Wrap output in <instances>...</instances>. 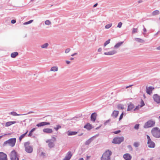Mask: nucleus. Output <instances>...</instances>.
<instances>
[{"mask_svg":"<svg viewBox=\"0 0 160 160\" xmlns=\"http://www.w3.org/2000/svg\"><path fill=\"white\" fill-rule=\"evenodd\" d=\"M0 160H7L6 154L3 152H0Z\"/></svg>","mask_w":160,"mask_h":160,"instance_id":"10","label":"nucleus"},{"mask_svg":"<svg viewBox=\"0 0 160 160\" xmlns=\"http://www.w3.org/2000/svg\"><path fill=\"white\" fill-rule=\"evenodd\" d=\"M49 46V44L48 43H46L41 46V47L43 48H47Z\"/></svg>","mask_w":160,"mask_h":160,"instance_id":"31","label":"nucleus"},{"mask_svg":"<svg viewBox=\"0 0 160 160\" xmlns=\"http://www.w3.org/2000/svg\"><path fill=\"white\" fill-rule=\"evenodd\" d=\"M35 128H33L30 131V132H34L35 130Z\"/></svg>","mask_w":160,"mask_h":160,"instance_id":"53","label":"nucleus"},{"mask_svg":"<svg viewBox=\"0 0 160 160\" xmlns=\"http://www.w3.org/2000/svg\"><path fill=\"white\" fill-rule=\"evenodd\" d=\"M32 132H30V131L29 132V134L28 135V137H31L32 135Z\"/></svg>","mask_w":160,"mask_h":160,"instance_id":"54","label":"nucleus"},{"mask_svg":"<svg viewBox=\"0 0 160 160\" xmlns=\"http://www.w3.org/2000/svg\"><path fill=\"white\" fill-rule=\"evenodd\" d=\"M117 52V51L116 50H114L108 52H105L104 54L107 55H112L116 53Z\"/></svg>","mask_w":160,"mask_h":160,"instance_id":"13","label":"nucleus"},{"mask_svg":"<svg viewBox=\"0 0 160 160\" xmlns=\"http://www.w3.org/2000/svg\"><path fill=\"white\" fill-rule=\"evenodd\" d=\"M18 53L17 52H12L11 54V56L12 58H15L18 55Z\"/></svg>","mask_w":160,"mask_h":160,"instance_id":"28","label":"nucleus"},{"mask_svg":"<svg viewBox=\"0 0 160 160\" xmlns=\"http://www.w3.org/2000/svg\"><path fill=\"white\" fill-rule=\"evenodd\" d=\"M157 49L158 50H160V46L157 48Z\"/></svg>","mask_w":160,"mask_h":160,"instance_id":"62","label":"nucleus"},{"mask_svg":"<svg viewBox=\"0 0 160 160\" xmlns=\"http://www.w3.org/2000/svg\"><path fill=\"white\" fill-rule=\"evenodd\" d=\"M110 39H109L108 40H107V41H106L105 43H104V47H106V46L108 45V44L109 43H110Z\"/></svg>","mask_w":160,"mask_h":160,"instance_id":"39","label":"nucleus"},{"mask_svg":"<svg viewBox=\"0 0 160 160\" xmlns=\"http://www.w3.org/2000/svg\"><path fill=\"white\" fill-rule=\"evenodd\" d=\"M16 22V21L15 20H11V22L12 24H14Z\"/></svg>","mask_w":160,"mask_h":160,"instance_id":"50","label":"nucleus"},{"mask_svg":"<svg viewBox=\"0 0 160 160\" xmlns=\"http://www.w3.org/2000/svg\"><path fill=\"white\" fill-rule=\"evenodd\" d=\"M117 108L118 109L121 110L123 109L124 108L123 106L121 104L118 105L117 106Z\"/></svg>","mask_w":160,"mask_h":160,"instance_id":"33","label":"nucleus"},{"mask_svg":"<svg viewBox=\"0 0 160 160\" xmlns=\"http://www.w3.org/2000/svg\"><path fill=\"white\" fill-rule=\"evenodd\" d=\"M121 132V131L120 130H118V131H115L113 132V133H114V134H117L118 133H119V132Z\"/></svg>","mask_w":160,"mask_h":160,"instance_id":"49","label":"nucleus"},{"mask_svg":"<svg viewBox=\"0 0 160 160\" xmlns=\"http://www.w3.org/2000/svg\"><path fill=\"white\" fill-rule=\"evenodd\" d=\"M72 157V154L70 152H68L67 155L63 159V160H69Z\"/></svg>","mask_w":160,"mask_h":160,"instance_id":"17","label":"nucleus"},{"mask_svg":"<svg viewBox=\"0 0 160 160\" xmlns=\"http://www.w3.org/2000/svg\"><path fill=\"white\" fill-rule=\"evenodd\" d=\"M140 105H138V106H136L134 109V110H138L140 108H141V107H140Z\"/></svg>","mask_w":160,"mask_h":160,"instance_id":"46","label":"nucleus"},{"mask_svg":"<svg viewBox=\"0 0 160 160\" xmlns=\"http://www.w3.org/2000/svg\"><path fill=\"white\" fill-rule=\"evenodd\" d=\"M97 114L95 112L92 113L91 116V120L93 122H94L96 120Z\"/></svg>","mask_w":160,"mask_h":160,"instance_id":"12","label":"nucleus"},{"mask_svg":"<svg viewBox=\"0 0 160 160\" xmlns=\"http://www.w3.org/2000/svg\"><path fill=\"white\" fill-rule=\"evenodd\" d=\"M102 50V49L101 48H99L98 49V52H101Z\"/></svg>","mask_w":160,"mask_h":160,"instance_id":"55","label":"nucleus"},{"mask_svg":"<svg viewBox=\"0 0 160 160\" xmlns=\"http://www.w3.org/2000/svg\"><path fill=\"white\" fill-rule=\"evenodd\" d=\"M84 128H86L88 130H90L92 128V125H91L89 123L88 124L84 126Z\"/></svg>","mask_w":160,"mask_h":160,"instance_id":"26","label":"nucleus"},{"mask_svg":"<svg viewBox=\"0 0 160 160\" xmlns=\"http://www.w3.org/2000/svg\"><path fill=\"white\" fill-rule=\"evenodd\" d=\"M153 136L156 138L160 137V130L158 128L155 127L153 128L151 131Z\"/></svg>","mask_w":160,"mask_h":160,"instance_id":"3","label":"nucleus"},{"mask_svg":"<svg viewBox=\"0 0 160 160\" xmlns=\"http://www.w3.org/2000/svg\"><path fill=\"white\" fill-rule=\"evenodd\" d=\"M70 50H71L69 48L66 49L65 51V53H67L69 52L70 51Z\"/></svg>","mask_w":160,"mask_h":160,"instance_id":"48","label":"nucleus"},{"mask_svg":"<svg viewBox=\"0 0 160 160\" xmlns=\"http://www.w3.org/2000/svg\"><path fill=\"white\" fill-rule=\"evenodd\" d=\"M90 157L89 156H87V159H89L90 158Z\"/></svg>","mask_w":160,"mask_h":160,"instance_id":"63","label":"nucleus"},{"mask_svg":"<svg viewBox=\"0 0 160 160\" xmlns=\"http://www.w3.org/2000/svg\"><path fill=\"white\" fill-rule=\"evenodd\" d=\"M138 31V29L137 28H133L132 30V33H135L137 32Z\"/></svg>","mask_w":160,"mask_h":160,"instance_id":"40","label":"nucleus"},{"mask_svg":"<svg viewBox=\"0 0 160 160\" xmlns=\"http://www.w3.org/2000/svg\"><path fill=\"white\" fill-rule=\"evenodd\" d=\"M95 137L93 136L90 138L88 140H87L85 144L86 145H89L91 142L93 140V138Z\"/></svg>","mask_w":160,"mask_h":160,"instance_id":"19","label":"nucleus"},{"mask_svg":"<svg viewBox=\"0 0 160 160\" xmlns=\"http://www.w3.org/2000/svg\"><path fill=\"white\" fill-rule=\"evenodd\" d=\"M45 23L46 25H49L51 24V22L49 20H47L45 22Z\"/></svg>","mask_w":160,"mask_h":160,"instance_id":"36","label":"nucleus"},{"mask_svg":"<svg viewBox=\"0 0 160 160\" xmlns=\"http://www.w3.org/2000/svg\"><path fill=\"white\" fill-rule=\"evenodd\" d=\"M142 2V0H139L138 1V3H141Z\"/></svg>","mask_w":160,"mask_h":160,"instance_id":"58","label":"nucleus"},{"mask_svg":"<svg viewBox=\"0 0 160 160\" xmlns=\"http://www.w3.org/2000/svg\"><path fill=\"white\" fill-rule=\"evenodd\" d=\"M58 70V68L56 66H54L52 67L50 69L51 71L56 72Z\"/></svg>","mask_w":160,"mask_h":160,"instance_id":"27","label":"nucleus"},{"mask_svg":"<svg viewBox=\"0 0 160 160\" xmlns=\"http://www.w3.org/2000/svg\"><path fill=\"white\" fill-rule=\"evenodd\" d=\"M61 126L60 125H57L56 126V127H54V128L55 129V130L56 131H58L59 129L61 128Z\"/></svg>","mask_w":160,"mask_h":160,"instance_id":"32","label":"nucleus"},{"mask_svg":"<svg viewBox=\"0 0 160 160\" xmlns=\"http://www.w3.org/2000/svg\"><path fill=\"white\" fill-rule=\"evenodd\" d=\"M78 133L77 132L68 131L67 132V134L68 136H72L77 134Z\"/></svg>","mask_w":160,"mask_h":160,"instance_id":"21","label":"nucleus"},{"mask_svg":"<svg viewBox=\"0 0 160 160\" xmlns=\"http://www.w3.org/2000/svg\"><path fill=\"white\" fill-rule=\"evenodd\" d=\"M44 125H48L50 124V123L49 122H44Z\"/></svg>","mask_w":160,"mask_h":160,"instance_id":"51","label":"nucleus"},{"mask_svg":"<svg viewBox=\"0 0 160 160\" xmlns=\"http://www.w3.org/2000/svg\"><path fill=\"white\" fill-rule=\"evenodd\" d=\"M45 155H46V154L45 153H44V152H42L41 153L40 156L41 157H44L45 156Z\"/></svg>","mask_w":160,"mask_h":160,"instance_id":"45","label":"nucleus"},{"mask_svg":"<svg viewBox=\"0 0 160 160\" xmlns=\"http://www.w3.org/2000/svg\"><path fill=\"white\" fill-rule=\"evenodd\" d=\"M132 86H133V85H129V86H127V87H126V88H130V87H132Z\"/></svg>","mask_w":160,"mask_h":160,"instance_id":"56","label":"nucleus"},{"mask_svg":"<svg viewBox=\"0 0 160 160\" xmlns=\"http://www.w3.org/2000/svg\"><path fill=\"white\" fill-rule=\"evenodd\" d=\"M123 112H122V114H121V115L119 117V121H120L122 119V118H123Z\"/></svg>","mask_w":160,"mask_h":160,"instance_id":"47","label":"nucleus"},{"mask_svg":"<svg viewBox=\"0 0 160 160\" xmlns=\"http://www.w3.org/2000/svg\"><path fill=\"white\" fill-rule=\"evenodd\" d=\"M43 131L47 133H51L53 132V131L52 129L49 128H46L44 129Z\"/></svg>","mask_w":160,"mask_h":160,"instance_id":"16","label":"nucleus"},{"mask_svg":"<svg viewBox=\"0 0 160 160\" xmlns=\"http://www.w3.org/2000/svg\"><path fill=\"white\" fill-rule=\"evenodd\" d=\"M46 142L48 143V146L50 148H52L54 146V142H52V140L50 139L47 140Z\"/></svg>","mask_w":160,"mask_h":160,"instance_id":"11","label":"nucleus"},{"mask_svg":"<svg viewBox=\"0 0 160 160\" xmlns=\"http://www.w3.org/2000/svg\"><path fill=\"white\" fill-rule=\"evenodd\" d=\"M123 43V42H118L116 44H115L114 46V48H119Z\"/></svg>","mask_w":160,"mask_h":160,"instance_id":"23","label":"nucleus"},{"mask_svg":"<svg viewBox=\"0 0 160 160\" xmlns=\"http://www.w3.org/2000/svg\"><path fill=\"white\" fill-rule=\"evenodd\" d=\"M78 160H84V159L83 158H81Z\"/></svg>","mask_w":160,"mask_h":160,"instance_id":"64","label":"nucleus"},{"mask_svg":"<svg viewBox=\"0 0 160 160\" xmlns=\"http://www.w3.org/2000/svg\"><path fill=\"white\" fill-rule=\"evenodd\" d=\"M155 122L154 120H151L148 121L145 123L143 128H149L152 127L155 125Z\"/></svg>","mask_w":160,"mask_h":160,"instance_id":"5","label":"nucleus"},{"mask_svg":"<svg viewBox=\"0 0 160 160\" xmlns=\"http://www.w3.org/2000/svg\"><path fill=\"white\" fill-rule=\"evenodd\" d=\"M16 123V122L15 121L8 122L6 123L5 126L8 127L13 124L15 123Z\"/></svg>","mask_w":160,"mask_h":160,"instance_id":"22","label":"nucleus"},{"mask_svg":"<svg viewBox=\"0 0 160 160\" xmlns=\"http://www.w3.org/2000/svg\"><path fill=\"white\" fill-rule=\"evenodd\" d=\"M139 124H136L134 126V128L135 129H136V130H138V129L139 128Z\"/></svg>","mask_w":160,"mask_h":160,"instance_id":"42","label":"nucleus"},{"mask_svg":"<svg viewBox=\"0 0 160 160\" xmlns=\"http://www.w3.org/2000/svg\"><path fill=\"white\" fill-rule=\"evenodd\" d=\"M10 114L13 116H20L21 115V114H17L16 112H11L10 113ZM27 114H22V115H27Z\"/></svg>","mask_w":160,"mask_h":160,"instance_id":"30","label":"nucleus"},{"mask_svg":"<svg viewBox=\"0 0 160 160\" xmlns=\"http://www.w3.org/2000/svg\"><path fill=\"white\" fill-rule=\"evenodd\" d=\"M25 151L28 153H31L33 151V148L32 146L30 145L29 142H26L24 143Z\"/></svg>","mask_w":160,"mask_h":160,"instance_id":"4","label":"nucleus"},{"mask_svg":"<svg viewBox=\"0 0 160 160\" xmlns=\"http://www.w3.org/2000/svg\"><path fill=\"white\" fill-rule=\"evenodd\" d=\"M145 105V104L144 103V101L143 100H142L141 102H140V107H142L144 106Z\"/></svg>","mask_w":160,"mask_h":160,"instance_id":"41","label":"nucleus"},{"mask_svg":"<svg viewBox=\"0 0 160 160\" xmlns=\"http://www.w3.org/2000/svg\"><path fill=\"white\" fill-rule=\"evenodd\" d=\"M140 145L139 142H135L134 143L133 146L137 148L139 147Z\"/></svg>","mask_w":160,"mask_h":160,"instance_id":"34","label":"nucleus"},{"mask_svg":"<svg viewBox=\"0 0 160 160\" xmlns=\"http://www.w3.org/2000/svg\"><path fill=\"white\" fill-rule=\"evenodd\" d=\"M134 107V105L131 103V102L129 103L128 104V108L127 109L128 111H130L132 110Z\"/></svg>","mask_w":160,"mask_h":160,"instance_id":"18","label":"nucleus"},{"mask_svg":"<svg viewBox=\"0 0 160 160\" xmlns=\"http://www.w3.org/2000/svg\"><path fill=\"white\" fill-rule=\"evenodd\" d=\"M159 13L160 12L158 10H156L152 12V15L153 16H155L159 15Z\"/></svg>","mask_w":160,"mask_h":160,"instance_id":"25","label":"nucleus"},{"mask_svg":"<svg viewBox=\"0 0 160 160\" xmlns=\"http://www.w3.org/2000/svg\"><path fill=\"white\" fill-rule=\"evenodd\" d=\"M124 138L123 137H115L114 138L112 141L113 143L119 144L124 141Z\"/></svg>","mask_w":160,"mask_h":160,"instance_id":"6","label":"nucleus"},{"mask_svg":"<svg viewBox=\"0 0 160 160\" xmlns=\"http://www.w3.org/2000/svg\"><path fill=\"white\" fill-rule=\"evenodd\" d=\"M66 62L67 64H69L70 63V62L69 61H66Z\"/></svg>","mask_w":160,"mask_h":160,"instance_id":"57","label":"nucleus"},{"mask_svg":"<svg viewBox=\"0 0 160 160\" xmlns=\"http://www.w3.org/2000/svg\"><path fill=\"white\" fill-rule=\"evenodd\" d=\"M33 22V20H30L28 22H25L23 23V25H27L28 24H29Z\"/></svg>","mask_w":160,"mask_h":160,"instance_id":"35","label":"nucleus"},{"mask_svg":"<svg viewBox=\"0 0 160 160\" xmlns=\"http://www.w3.org/2000/svg\"><path fill=\"white\" fill-rule=\"evenodd\" d=\"M119 113V112L118 111L114 110L112 114V116L114 118L117 117Z\"/></svg>","mask_w":160,"mask_h":160,"instance_id":"20","label":"nucleus"},{"mask_svg":"<svg viewBox=\"0 0 160 160\" xmlns=\"http://www.w3.org/2000/svg\"><path fill=\"white\" fill-rule=\"evenodd\" d=\"M11 160H19L17 152L15 150L12 151L10 154Z\"/></svg>","mask_w":160,"mask_h":160,"instance_id":"7","label":"nucleus"},{"mask_svg":"<svg viewBox=\"0 0 160 160\" xmlns=\"http://www.w3.org/2000/svg\"><path fill=\"white\" fill-rule=\"evenodd\" d=\"M153 98L154 101L157 103H160V96L157 94H155L153 95Z\"/></svg>","mask_w":160,"mask_h":160,"instance_id":"9","label":"nucleus"},{"mask_svg":"<svg viewBox=\"0 0 160 160\" xmlns=\"http://www.w3.org/2000/svg\"><path fill=\"white\" fill-rule=\"evenodd\" d=\"M97 5H98V3H96L95 4L93 5V7L94 8H95V7H96L97 6Z\"/></svg>","mask_w":160,"mask_h":160,"instance_id":"61","label":"nucleus"},{"mask_svg":"<svg viewBox=\"0 0 160 160\" xmlns=\"http://www.w3.org/2000/svg\"><path fill=\"white\" fill-rule=\"evenodd\" d=\"M44 126V122H40V123H38L36 125V126L38 127L43 126Z\"/></svg>","mask_w":160,"mask_h":160,"instance_id":"37","label":"nucleus"},{"mask_svg":"<svg viewBox=\"0 0 160 160\" xmlns=\"http://www.w3.org/2000/svg\"><path fill=\"white\" fill-rule=\"evenodd\" d=\"M77 54V53H73L72 54L71 56L73 57V56H74V55H76Z\"/></svg>","mask_w":160,"mask_h":160,"instance_id":"60","label":"nucleus"},{"mask_svg":"<svg viewBox=\"0 0 160 160\" xmlns=\"http://www.w3.org/2000/svg\"><path fill=\"white\" fill-rule=\"evenodd\" d=\"M154 89V88L150 86L148 88L146 87V92L148 94H150L152 93V91Z\"/></svg>","mask_w":160,"mask_h":160,"instance_id":"14","label":"nucleus"},{"mask_svg":"<svg viewBox=\"0 0 160 160\" xmlns=\"http://www.w3.org/2000/svg\"><path fill=\"white\" fill-rule=\"evenodd\" d=\"M16 139L15 138H11L5 142L3 146H5L8 144L12 147H13L16 142Z\"/></svg>","mask_w":160,"mask_h":160,"instance_id":"2","label":"nucleus"},{"mask_svg":"<svg viewBox=\"0 0 160 160\" xmlns=\"http://www.w3.org/2000/svg\"><path fill=\"white\" fill-rule=\"evenodd\" d=\"M128 147L129 148V149H132V147L131 145H128Z\"/></svg>","mask_w":160,"mask_h":160,"instance_id":"59","label":"nucleus"},{"mask_svg":"<svg viewBox=\"0 0 160 160\" xmlns=\"http://www.w3.org/2000/svg\"><path fill=\"white\" fill-rule=\"evenodd\" d=\"M122 25V23L121 22H120L118 23L117 27L119 28H120L121 27Z\"/></svg>","mask_w":160,"mask_h":160,"instance_id":"44","label":"nucleus"},{"mask_svg":"<svg viewBox=\"0 0 160 160\" xmlns=\"http://www.w3.org/2000/svg\"><path fill=\"white\" fill-rule=\"evenodd\" d=\"M112 25V23H109V24H107L105 26V28L106 29H108L111 27Z\"/></svg>","mask_w":160,"mask_h":160,"instance_id":"38","label":"nucleus"},{"mask_svg":"<svg viewBox=\"0 0 160 160\" xmlns=\"http://www.w3.org/2000/svg\"><path fill=\"white\" fill-rule=\"evenodd\" d=\"M143 27L144 28H143V31L144 32H147V30L144 27V26L143 25Z\"/></svg>","mask_w":160,"mask_h":160,"instance_id":"52","label":"nucleus"},{"mask_svg":"<svg viewBox=\"0 0 160 160\" xmlns=\"http://www.w3.org/2000/svg\"><path fill=\"white\" fill-rule=\"evenodd\" d=\"M110 121H111V120L110 119H109L108 120H106L104 123V125H106L108 123H109Z\"/></svg>","mask_w":160,"mask_h":160,"instance_id":"43","label":"nucleus"},{"mask_svg":"<svg viewBox=\"0 0 160 160\" xmlns=\"http://www.w3.org/2000/svg\"><path fill=\"white\" fill-rule=\"evenodd\" d=\"M28 132V131H27L25 133L19 137V140L20 141H21L22 139L23 138L25 135L27 134Z\"/></svg>","mask_w":160,"mask_h":160,"instance_id":"29","label":"nucleus"},{"mask_svg":"<svg viewBox=\"0 0 160 160\" xmlns=\"http://www.w3.org/2000/svg\"><path fill=\"white\" fill-rule=\"evenodd\" d=\"M112 154V152L109 150L106 151L101 158V160H111L110 156Z\"/></svg>","mask_w":160,"mask_h":160,"instance_id":"1","label":"nucleus"},{"mask_svg":"<svg viewBox=\"0 0 160 160\" xmlns=\"http://www.w3.org/2000/svg\"><path fill=\"white\" fill-rule=\"evenodd\" d=\"M134 40L138 42L143 43L145 42L143 40L139 38H135Z\"/></svg>","mask_w":160,"mask_h":160,"instance_id":"24","label":"nucleus"},{"mask_svg":"<svg viewBox=\"0 0 160 160\" xmlns=\"http://www.w3.org/2000/svg\"><path fill=\"white\" fill-rule=\"evenodd\" d=\"M147 137L148 139L147 143L148 147L150 148H154L155 146L154 142L151 140L150 137L148 135H147Z\"/></svg>","mask_w":160,"mask_h":160,"instance_id":"8","label":"nucleus"},{"mask_svg":"<svg viewBox=\"0 0 160 160\" xmlns=\"http://www.w3.org/2000/svg\"><path fill=\"white\" fill-rule=\"evenodd\" d=\"M123 157L126 160H130L132 158V156L128 153L124 154Z\"/></svg>","mask_w":160,"mask_h":160,"instance_id":"15","label":"nucleus"}]
</instances>
